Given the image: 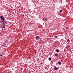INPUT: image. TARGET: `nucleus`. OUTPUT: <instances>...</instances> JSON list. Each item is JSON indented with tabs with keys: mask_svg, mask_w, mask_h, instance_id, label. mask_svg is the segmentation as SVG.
<instances>
[{
	"mask_svg": "<svg viewBox=\"0 0 73 73\" xmlns=\"http://www.w3.org/2000/svg\"><path fill=\"white\" fill-rule=\"evenodd\" d=\"M0 18L1 19V20H2V21H1L2 22H3V24H7V22L6 21H5V18L4 17H3L2 15L0 16Z\"/></svg>",
	"mask_w": 73,
	"mask_h": 73,
	"instance_id": "1",
	"label": "nucleus"
},
{
	"mask_svg": "<svg viewBox=\"0 0 73 73\" xmlns=\"http://www.w3.org/2000/svg\"><path fill=\"white\" fill-rule=\"evenodd\" d=\"M5 24H4L1 25L0 26L1 28L3 29L5 28Z\"/></svg>",
	"mask_w": 73,
	"mask_h": 73,
	"instance_id": "2",
	"label": "nucleus"
},
{
	"mask_svg": "<svg viewBox=\"0 0 73 73\" xmlns=\"http://www.w3.org/2000/svg\"><path fill=\"white\" fill-rule=\"evenodd\" d=\"M35 39L36 40H39V39H40V37L38 36H37L35 37Z\"/></svg>",
	"mask_w": 73,
	"mask_h": 73,
	"instance_id": "3",
	"label": "nucleus"
},
{
	"mask_svg": "<svg viewBox=\"0 0 73 73\" xmlns=\"http://www.w3.org/2000/svg\"><path fill=\"white\" fill-rule=\"evenodd\" d=\"M48 20V19L46 17L44 18H43V21H46Z\"/></svg>",
	"mask_w": 73,
	"mask_h": 73,
	"instance_id": "4",
	"label": "nucleus"
},
{
	"mask_svg": "<svg viewBox=\"0 0 73 73\" xmlns=\"http://www.w3.org/2000/svg\"><path fill=\"white\" fill-rule=\"evenodd\" d=\"M54 70H58V68L56 67V66H54Z\"/></svg>",
	"mask_w": 73,
	"mask_h": 73,
	"instance_id": "5",
	"label": "nucleus"
},
{
	"mask_svg": "<svg viewBox=\"0 0 73 73\" xmlns=\"http://www.w3.org/2000/svg\"><path fill=\"white\" fill-rule=\"evenodd\" d=\"M59 55H58V54H55V57H58Z\"/></svg>",
	"mask_w": 73,
	"mask_h": 73,
	"instance_id": "6",
	"label": "nucleus"
},
{
	"mask_svg": "<svg viewBox=\"0 0 73 73\" xmlns=\"http://www.w3.org/2000/svg\"><path fill=\"white\" fill-rule=\"evenodd\" d=\"M58 64L59 65H61V62H58Z\"/></svg>",
	"mask_w": 73,
	"mask_h": 73,
	"instance_id": "7",
	"label": "nucleus"
},
{
	"mask_svg": "<svg viewBox=\"0 0 73 73\" xmlns=\"http://www.w3.org/2000/svg\"><path fill=\"white\" fill-rule=\"evenodd\" d=\"M48 60H49V61H51V60H52V59H51V58H49Z\"/></svg>",
	"mask_w": 73,
	"mask_h": 73,
	"instance_id": "8",
	"label": "nucleus"
},
{
	"mask_svg": "<svg viewBox=\"0 0 73 73\" xmlns=\"http://www.w3.org/2000/svg\"><path fill=\"white\" fill-rule=\"evenodd\" d=\"M56 51L57 52H59V50H58V49H57L56 50Z\"/></svg>",
	"mask_w": 73,
	"mask_h": 73,
	"instance_id": "9",
	"label": "nucleus"
},
{
	"mask_svg": "<svg viewBox=\"0 0 73 73\" xmlns=\"http://www.w3.org/2000/svg\"><path fill=\"white\" fill-rule=\"evenodd\" d=\"M60 13H61L62 12V10H61L60 11Z\"/></svg>",
	"mask_w": 73,
	"mask_h": 73,
	"instance_id": "10",
	"label": "nucleus"
},
{
	"mask_svg": "<svg viewBox=\"0 0 73 73\" xmlns=\"http://www.w3.org/2000/svg\"><path fill=\"white\" fill-rule=\"evenodd\" d=\"M54 37H55V38H57V36H55Z\"/></svg>",
	"mask_w": 73,
	"mask_h": 73,
	"instance_id": "11",
	"label": "nucleus"
},
{
	"mask_svg": "<svg viewBox=\"0 0 73 73\" xmlns=\"http://www.w3.org/2000/svg\"><path fill=\"white\" fill-rule=\"evenodd\" d=\"M67 42H69V39L67 40Z\"/></svg>",
	"mask_w": 73,
	"mask_h": 73,
	"instance_id": "12",
	"label": "nucleus"
},
{
	"mask_svg": "<svg viewBox=\"0 0 73 73\" xmlns=\"http://www.w3.org/2000/svg\"><path fill=\"white\" fill-rule=\"evenodd\" d=\"M66 29H69V27H66Z\"/></svg>",
	"mask_w": 73,
	"mask_h": 73,
	"instance_id": "13",
	"label": "nucleus"
},
{
	"mask_svg": "<svg viewBox=\"0 0 73 73\" xmlns=\"http://www.w3.org/2000/svg\"><path fill=\"white\" fill-rule=\"evenodd\" d=\"M0 56L2 57V56H3V55H0Z\"/></svg>",
	"mask_w": 73,
	"mask_h": 73,
	"instance_id": "14",
	"label": "nucleus"
},
{
	"mask_svg": "<svg viewBox=\"0 0 73 73\" xmlns=\"http://www.w3.org/2000/svg\"><path fill=\"white\" fill-rule=\"evenodd\" d=\"M7 40H6L5 41V42H7Z\"/></svg>",
	"mask_w": 73,
	"mask_h": 73,
	"instance_id": "15",
	"label": "nucleus"
},
{
	"mask_svg": "<svg viewBox=\"0 0 73 73\" xmlns=\"http://www.w3.org/2000/svg\"><path fill=\"white\" fill-rule=\"evenodd\" d=\"M4 31V29H2V31Z\"/></svg>",
	"mask_w": 73,
	"mask_h": 73,
	"instance_id": "16",
	"label": "nucleus"
},
{
	"mask_svg": "<svg viewBox=\"0 0 73 73\" xmlns=\"http://www.w3.org/2000/svg\"><path fill=\"white\" fill-rule=\"evenodd\" d=\"M28 73H31V72H30V71H29Z\"/></svg>",
	"mask_w": 73,
	"mask_h": 73,
	"instance_id": "17",
	"label": "nucleus"
},
{
	"mask_svg": "<svg viewBox=\"0 0 73 73\" xmlns=\"http://www.w3.org/2000/svg\"><path fill=\"white\" fill-rule=\"evenodd\" d=\"M6 43V42H5V43H3V44H5Z\"/></svg>",
	"mask_w": 73,
	"mask_h": 73,
	"instance_id": "18",
	"label": "nucleus"
},
{
	"mask_svg": "<svg viewBox=\"0 0 73 73\" xmlns=\"http://www.w3.org/2000/svg\"><path fill=\"white\" fill-rule=\"evenodd\" d=\"M0 19H1V18H0Z\"/></svg>",
	"mask_w": 73,
	"mask_h": 73,
	"instance_id": "19",
	"label": "nucleus"
}]
</instances>
